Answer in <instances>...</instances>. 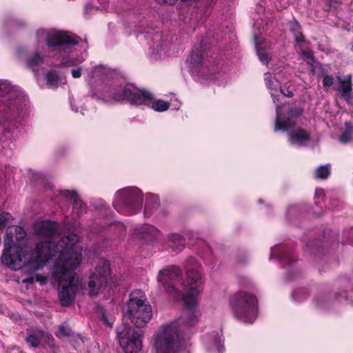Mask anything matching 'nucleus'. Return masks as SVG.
I'll use <instances>...</instances> for the list:
<instances>
[{
	"label": "nucleus",
	"instance_id": "f257e3e1",
	"mask_svg": "<svg viewBox=\"0 0 353 353\" xmlns=\"http://www.w3.org/2000/svg\"><path fill=\"white\" fill-rule=\"evenodd\" d=\"M184 268L186 279L183 283H181V270L176 265H171L159 272L158 282L167 293L178 297L183 291L185 311L178 320L161 326L154 343L157 353H175L181 339L180 327H192L198 321L195 309L198 296L203 290V270L192 256L185 261Z\"/></svg>",
	"mask_w": 353,
	"mask_h": 353
},
{
	"label": "nucleus",
	"instance_id": "f03ea898",
	"mask_svg": "<svg viewBox=\"0 0 353 353\" xmlns=\"http://www.w3.org/2000/svg\"><path fill=\"white\" fill-rule=\"evenodd\" d=\"M81 249L77 248L70 252H63L59 260L54 263V274L59 283L63 281L68 283L63 285L59 292V299L62 306L68 307L74 301L77 292L83 289L81 281L75 279V269L82 259Z\"/></svg>",
	"mask_w": 353,
	"mask_h": 353
},
{
	"label": "nucleus",
	"instance_id": "7ed1b4c3",
	"mask_svg": "<svg viewBox=\"0 0 353 353\" xmlns=\"http://www.w3.org/2000/svg\"><path fill=\"white\" fill-rule=\"evenodd\" d=\"M78 236L70 233L63 236L57 243L54 241H46L37 245V255L34 259L23 262L22 268L24 272L32 274L42 268L49 260L57 257L55 263L59 260L63 252H72L77 249Z\"/></svg>",
	"mask_w": 353,
	"mask_h": 353
},
{
	"label": "nucleus",
	"instance_id": "20e7f679",
	"mask_svg": "<svg viewBox=\"0 0 353 353\" xmlns=\"http://www.w3.org/2000/svg\"><path fill=\"white\" fill-rule=\"evenodd\" d=\"M229 307L236 319L245 323H252L258 311V300L252 293L239 291L230 297Z\"/></svg>",
	"mask_w": 353,
	"mask_h": 353
},
{
	"label": "nucleus",
	"instance_id": "39448f33",
	"mask_svg": "<svg viewBox=\"0 0 353 353\" xmlns=\"http://www.w3.org/2000/svg\"><path fill=\"white\" fill-rule=\"evenodd\" d=\"M125 314L137 327H144L151 319V306L141 290H134L130 294Z\"/></svg>",
	"mask_w": 353,
	"mask_h": 353
},
{
	"label": "nucleus",
	"instance_id": "423d86ee",
	"mask_svg": "<svg viewBox=\"0 0 353 353\" xmlns=\"http://www.w3.org/2000/svg\"><path fill=\"white\" fill-rule=\"evenodd\" d=\"M143 203V195L137 188H127L117 192L114 208L119 212L128 215L139 212Z\"/></svg>",
	"mask_w": 353,
	"mask_h": 353
},
{
	"label": "nucleus",
	"instance_id": "0eeeda50",
	"mask_svg": "<svg viewBox=\"0 0 353 353\" xmlns=\"http://www.w3.org/2000/svg\"><path fill=\"white\" fill-rule=\"evenodd\" d=\"M281 106L276 105V117L275 119L274 130H287L289 134V141L291 144L303 146L305 142L310 139V134L303 128L295 127V122L290 119H286L283 122L280 121L279 112Z\"/></svg>",
	"mask_w": 353,
	"mask_h": 353
},
{
	"label": "nucleus",
	"instance_id": "6e6552de",
	"mask_svg": "<svg viewBox=\"0 0 353 353\" xmlns=\"http://www.w3.org/2000/svg\"><path fill=\"white\" fill-rule=\"evenodd\" d=\"M111 97L115 101H127L134 105H141L146 101H152L154 98L149 91L140 90L132 84L114 89Z\"/></svg>",
	"mask_w": 353,
	"mask_h": 353
},
{
	"label": "nucleus",
	"instance_id": "1a4fd4ad",
	"mask_svg": "<svg viewBox=\"0 0 353 353\" xmlns=\"http://www.w3.org/2000/svg\"><path fill=\"white\" fill-rule=\"evenodd\" d=\"M110 275V263L105 259H99L95 271L90 277L85 290L90 296L97 295L108 283Z\"/></svg>",
	"mask_w": 353,
	"mask_h": 353
},
{
	"label": "nucleus",
	"instance_id": "9d476101",
	"mask_svg": "<svg viewBox=\"0 0 353 353\" xmlns=\"http://www.w3.org/2000/svg\"><path fill=\"white\" fill-rule=\"evenodd\" d=\"M119 344L125 353H137L142 347L141 334L134 331L127 323H123L117 328Z\"/></svg>",
	"mask_w": 353,
	"mask_h": 353
},
{
	"label": "nucleus",
	"instance_id": "9b49d317",
	"mask_svg": "<svg viewBox=\"0 0 353 353\" xmlns=\"http://www.w3.org/2000/svg\"><path fill=\"white\" fill-rule=\"evenodd\" d=\"M21 250L10 245L9 239L4 241V250L1 256V262L12 270H17L22 268L23 261Z\"/></svg>",
	"mask_w": 353,
	"mask_h": 353
},
{
	"label": "nucleus",
	"instance_id": "f8f14e48",
	"mask_svg": "<svg viewBox=\"0 0 353 353\" xmlns=\"http://www.w3.org/2000/svg\"><path fill=\"white\" fill-rule=\"evenodd\" d=\"M46 44L52 51L65 50L69 45H76L77 41L72 38L67 32L57 31L48 34L46 37Z\"/></svg>",
	"mask_w": 353,
	"mask_h": 353
},
{
	"label": "nucleus",
	"instance_id": "ddd939ff",
	"mask_svg": "<svg viewBox=\"0 0 353 353\" xmlns=\"http://www.w3.org/2000/svg\"><path fill=\"white\" fill-rule=\"evenodd\" d=\"M336 79L339 85L334 88L341 94L342 98L348 102L352 98V76L349 74L343 78L336 76Z\"/></svg>",
	"mask_w": 353,
	"mask_h": 353
},
{
	"label": "nucleus",
	"instance_id": "4468645a",
	"mask_svg": "<svg viewBox=\"0 0 353 353\" xmlns=\"http://www.w3.org/2000/svg\"><path fill=\"white\" fill-rule=\"evenodd\" d=\"M35 232L37 235L43 237H51L58 232V225L51 221H42L37 222L34 225Z\"/></svg>",
	"mask_w": 353,
	"mask_h": 353
},
{
	"label": "nucleus",
	"instance_id": "2eb2a0df",
	"mask_svg": "<svg viewBox=\"0 0 353 353\" xmlns=\"http://www.w3.org/2000/svg\"><path fill=\"white\" fill-rule=\"evenodd\" d=\"M61 194L65 198L70 199L72 201L73 208L79 211H83L85 205L79 199L77 193L75 191H70L68 190H61Z\"/></svg>",
	"mask_w": 353,
	"mask_h": 353
},
{
	"label": "nucleus",
	"instance_id": "dca6fc26",
	"mask_svg": "<svg viewBox=\"0 0 353 353\" xmlns=\"http://www.w3.org/2000/svg\"><path fill=\"white\" fill-rule=\"evenodd\" d=\"M168 245L174 252H181L185 248V239L179 234L168 236Z\"/></svg>",
	"mask_w": 353,
	"mask_h": 353
},
{
	"label": "nucleus",
	"instance_id": "f3484780",
	"mask_svg": "<svg viewBox=\"0 0 353 353\" xmlns=\"http://www.w3.org/2000/svg\"><path fill=\"white\" fill-rule=\"evenodd\" d=\"M44 57L38 52H34L29 55L26 60V65L27 68L36 71L38 66L43 63Z\"/></svg>",
	"mask_w": 353,
	"mask_h": 353
},
{
	"label": "nucleus",
	"instance_id": "a211bd4d",
	"mask_svg": "<svg viewBox=\"0 0 353 353\" xmlns=\"http://www.w3.org/2000/svg\"><path fill=\"white\" fill-rule=\"evenodd\" d=\"M289 23L290 32L293 34L295 41L297 43H305V40L301 32V28L299 23L296 20L294 19L293 21H290Z\"/></svg>",
	"mask_w": 353,
	"mask_h": 353
},
{
	"label": "nucleus",
	"instance_id": "6ab92c4d",
	"mask_svg": "<svg viewBox=\"0 0 353 353\" xmlns=\"http://www.w3.org/2000/svg\"><path fill=\"white\" fill-rule=\"evenodd\" d=\"M44 336V332L42 330H34L26 336V341L31 347H37L41 343V341Z\"/></svg>",
	"mask_w": 353,
	"mask_h": 353
},
{
	"label": "nucleus",
	"instance_id": "aec40b11",
	"mask_svg": "<svg viewBox=\"0 0 353 353\" xmlns=\"http://www.w3.org/2000/svg\"><path fill=\"white\" fill-rule=\"evenodd\" d=\"M345 130L339 138V141L343 144H346L353 141V123L351 121H346L345 123Z\"/></svg>",
	"mask_w": 353,
	"mask_h": 353
},
{
	"label": "nucleus",
	"instance_id": "412c9836",
	"mask_svg": "<svg viewBox=\"0 0 353 353\" xmlns=\"http://www.w3.org/2000/svg\"><path fill=\"white\" fill-rule=\"evenodd\" d=\"M46 81L49 88H56L59 86L60 79L56 72L50 71L46 74Z\"/></svg>",
	"mask_w": 353,
	"mask_h": 353
},
{
	"label": "nucleus",
	"instance_id": "4be33fe9",
	"mask_svg": "<svg viewBox=\"0 0 353 353\" xmlns=\"http://www.w3.org/2000/svg\"><path fill=\"white\" fill-rule=\"evenodd\" d=\"M159 204V199L157 197V196L151 195L150 196L147 197L145 201V208L144 212L145 216H150V213H149V211L151 209L158 208Z\"/></svg>",
	"mask_w": 353,
	"mask_h": 353
},
{
	"label": "nucleus",
	"instance_id": "5701e85b",
	"mask_svg": "<svg viewBox=\"0 0 353 353\" xmlns=\"http://www.w3.org/2000/svg\"><path fill=\"white\" fill-rule=\"evenodd\" d=\"M254 38L256 53L257 55L259 56L260 61L263 63L268 64L270 61L268 54L266 53L265 49L259 46V43H258L257 41V36L256 34L254 36Z\"/></svg>",
	"mask_w": 353,
	"mask_h": 353
},
{
	"label": "nucleus",
	"instance_id": "b1692460",
	"mask_svg": "<svg viewBox=\"0 0 353 353\" xmlns=\"http://www.w3.org/2000/svg\"><path fill=\"white\" fill-rule=\"evenodd\" d=\"M191 62L196 67H201L203 65V54L199 50H194L191 54Z\"/></svg>",
	"mask_w": 353,
	"mask_h": 353
},
{
	"label": "nucleus",
	"instance_id": "393cba45",
	"mask_svg": "<svg viewBox=\"0 0 353 353\" xmlns=\"http://www.w3.org/2000/svg\"><path fill=\"white\" fill-rule=\"evenodd\" d=\"M330 174V165L329 164L321 165L316 170L315 176L317 179H325Z\"/></svg>",
	"mask_w": 353,
	"mask_h": 353
},
{
	"label": "nucleus",
	"instance_id": "a878e982",
	"mask_svg": "<svg viewBox=\"0 0 353 353\" xmlns=\"http://www.w3.org/2000/svg\"><path fill=\"white\" fill-rule=\"evenodd\" d=\"M73 332L70 327V326L66 323H63L59 326V330L57 332V336L59 338L65 337V336H72Z\"/></svg>",
	"mask_w": 353,
	"mask_h": 353
},
{
	"label": "nucleus",
	"instance_id": "bb28decb",
	"mask_svg": "<svg viewBox=\"0 0 353 353\" xmlns=\"http://www.w3.org/2000/svg\"><path fill=\"white\" fill-rule=\"evenodd\" d=\"M152 108L156 111L163 112L170 108V103L163 100H156L152 103Z\"/></svg>",
	"mask_w": 353,
	"mask_h": 353
},
{
	"label": "nucleus",
	"instance_id": "cd10ccee",
	"mask_svg": "<svg viewBox=\"0 0 353 353\" xmlns=\"http://www.w3.org/2000/svg\"><path fill=\"white\" fill-rule=\"evenodd\" d=\"M334 79L332 75L325 74L323 76L322 83L325 91L328 90L334 85Z\"/></svg>",
	"mask_w": 353,
	"mask_h": 353
},
{
	"label": "nucleus",
	"instance_id": "c85d7f7f",
	"mask_svg": "<svg viewBox=\"0 0 353 353\" xmlns=\"http://www.w3.org/2000/svg\"><path fill=\"white\" fill-rule=\"evenodd\" d=\"M141 233L145 234H152V236H157L159 231L157 228L150 225H145L142 228Z\"/></svg>",
	"mask_w": 353,
	"mask_h": 353
},
{
	"label": "nucleus",
	"instance_id": "c756f323",
	"mask_svg": "<svg viewBox=\"0 0 353 353\" xmlns=\"http://www.w3.org/2000/svg\"><path fill=\"white\" fill-rule=\"evenodd\" d=\"M12 219V215L8 212L0 214V229L6 228Z\"/></svg>",
	"mask_w": 353,
	"mask_h": 353
},
{
	"label": "nucleus",
	"instance_id": "7c9ffc66",
	"mask_svg": "<svg viewBox=\"0 0 353 353\" xmlns=\"http://www.w3.org/2000/svg\"><path fill=\"white\" fill-rule=\"evenodd\" d=\"M264 76H265L264 80H265V85L268 87V88L271 90H275L276 88L273 87V81H272L273 77H272V74L270 72H266V73H265Z\"/></svg>",
	"mask_w": 353,
	"mask_h": 353
},
{
	"label": "nucleus",
	"instance_id": "2f4dec72",
	"mask_svg": "<svg viewBox=\"0 0 353 353\" xmlns=\"http://www.w3.org/2000/svg\"><path fill=\"white\" fill-rule=\"evenodd\" d=\"M280 92L283 96L291 98L294 96V92L290 89L289 86L284 85L280 87Z\"/></svg>",
	"mask_w": 353,
	"mask_h": 353
},
{
	"label": "nucleus",
	"instance_id": "473e14b6",
	"mask_svg": "<svg viewBox=\"0 0 353 353\" xmlns=\"http://www.w3.org/2000/svg\"><path fill=\"white\" fill-rule=\"evenodd\" d=\"M303 109L301 108H294L289 110L288 113L290 116L298 117L303 114Z\"/></svg>",
	"mask_w": 353,
	"mask_h": 353
},
{
	"label": "nucleus",
	"instance_id": "72a5a7b5",
	"mask_svg": "<svg viewBox=\"0 0 353 353\" xmlns=\"http://www.w3.org/2000/svg\"><path fill=\"white\" fill-rule=\"evenodd\" d=\"M281 260L286 261L288 263H290L292 261V256L289 252H284L280 255Z\"/></svg>",
	"mask_w": 353,
	"mask_h": 353
},
{
	"label": "nucleus",
	"instance_id": "f704fd0d",
	"mask_svg": "<svg viewBox=\"0 0 353 353\" xmlns=\"http://www.w3.org/2000/svg\"><path fill=\"white\" fill-rule=\"evenodd\" d=\"M15 232L19 235V236H17V239H23L26 236V232L23 228L20 226H17L15 228Z\"/></svg>",
	"mask_w": 353,
	"mask_h": 353
},
{
	"label": "nucleus",
	"instance_id": "c9c22d12",
	"mask_svg": "<svg viewBox=\"0 0 353 353\" xmlns=\"http://www.w3.org/2000/svg\"><path fill=\"white\" fill-rule=\"evenodd\" d=\"M214 345L216 346L219 353H223L221 341L217 336L214 339Z\"/></svg>",
	"mask_w": 353,
	"mask_h": 353
},
{
	"label": "nucleus",
	"instance_id": "e433bc0d",
	"mask_svg": "<svg viewBox=\"0 0 353 353\" xmlns=\"http://www.w3.org/2000/svg\"><path fill=\"white\" fill-rule=\"evenodd\" d=\"M100 319L103 322L104 324H105L110 327H112V323L108 320L106 314L104 312L101 314Z\"/></svg>",
	"mask_w": 353,
	"mask_h": 353
},
{
	"label": "nucleus",
	"instance_id": "4c0bfd02",
	"mask_svg": "<svg viewBox=\"0 0 353 353\" xmlns=\"http://www.w3.org/2000/svg\"><path fill=\"white\" fill-rule=\"evenodd\" d=\"M303 57L307 60H314V54L312 51H303L302 52Z\"/></svg>",
	"mask_w": 353,
	"mask_h": 353
},
{
	"label": "nucleus",
	"instance_id": "58836bf2",
	"mask_svg": "<svg viewBox=\"0 0 353 353\" xmlns=\"http://www.w3.org/2000/svg\"><path fill=\"white\" fill-rule=\"evenodd\" d=\"M13 236H14V234L12 233V232L11 230H9V228L7 229L6 230V238H5L4 241L6 239H9L10 240V245L12 246V244L13 243Z\"/></svg>",
	"mask_w": 353,
	"mask_h": 353
},
{
	"label": "nucleus",
	"instance_id": "ea45409f",
	"mask_svg": "<svg viewBox=\"0 0 353 353\" xmlns=\"http://www.w3.org/2000/svg\"><path fill=\"white\" fill-rule=\"evenodd\" d=\"M72 75L73 78H79L81 75V69L80 68L72 69Z\"/></svg>",
	"mask_w": 353,
	"mask_h": 353
},
{
	"label": "nucleus",
	"instance_id": "a19ab883",
	"mask_svg": "<svg viewBox=\"0 0 353 353\" xmlns=\"http://www.w3.org/2000/svg\"><path fill=\"white\" fill-rule=\"evenodd\" d=\"M178 0H157V3L159 4H168V5H174Z\"/></svg>",
	"mask_w": 353,
	"mask_h": 353
},
{
	"label": "nucleus",
	"instance_id": "79ce46f5",
	"mask_svg": "<svg viewBox=\"0 0 353 353\" xmlns=\"http://www.w3.org/2000/svg\"><path fill=\"white\" fill-rule=\"evenodd\" d=\"M36 280L41 283H44L46 282V279L41 275H36Z\"/></svg>",
	"mask_w": 353,
	"mask_h": 353
},
{
	"label": "nucleus",
	"instance_id": "37998d69",
	"mask_svg": "<svg viewBox=\"0 0 353 353\" xmlns=\"http://www.w3.org/2000/svg\"><path fill=\"white\" fill-rule=\"evenodd\" d=\"M34 278L33 276H30L28 278L25 279L23 282V283H34Z\"/></svg>",
	"mask_w": 353,
	"mask_h": 353
},
{
	"label": "nucleus",
	"instance_id": "c03bdc74",
	"mask_svg": "<svg viewBox=\"0 0 353 353\" xmlns=\"http://www.w3.org/2000/svg\"><path fill=\"white\" fill-rule=\"evenodd\" d=\"M271 97H272L273 102L274 103H276L279 101L278 97L275 94H274L273 93H271Z\"/></svg>",
	"mask_w": 353,
	"mask_h": 353
},
{
	"label": "nucleus",
	"instance_id": "a18cd8bd",
	"mask_svg": "<svg viewBox=\"0 0 353 353\" xmlns=\"http://www.w3.org/2000/svg\"><path fill=\"white\" fill-rule=\"evenodd\" d=\"M321 193L322 192V190H320ZM319 194V190L316 191V194Z\"/></svg>",
	"mask_w": 353,
	"mask_h": 353
},
{
	"label": "nucleus",
	"instance_id": "49530a36",
	"mask_svg": "<svg viewBox=\"0 0 353 353\" xmlns=\"http://www.w3.org/2000/svg\"><path fill=\"white\" fill-rule=\"evenodd\" d=\"M259 203H262V200H261V199H259Z\"/></svg>",
	"mask_w": 353,
	"mask_h": 353
},
{
	"label": "nucleus",
	"instance_id": "de8ad7c7",
	"mask_svg": "<svg viewBox=\"0 0 353 353\" xmlns=\"http://www.w3.org/2000/svg\"><path fill=\"white\" fill-rule=\"evenodd\" d=\"M273 257H274V255H273V254H272V255L270 256V258H273Z\"/></svg>",
	"mask_w": 353,
	"mask_h": 353
},
{
	"label": "nucleus",
	"instance_id": "09e8293b",
	"mask_svg": "<svg viewBox=\"0 0 353 353\" xmlns=\"http://www.w3.org/2000/svg\"><path fill=\"white\" fill-rule=\"evenodd\" d=\"M352 50H353V45L352 46Z\"/></svg>",
	"mask_w": 353,
	"mask_h": 353
}]
</instances>
